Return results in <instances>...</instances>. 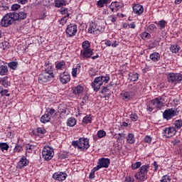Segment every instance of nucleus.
Segmentation results:
<instances>
[{"label":"nucleus","mask_w":182,"mask_h":182,"mask_svg":"<svg viewBox=\"0 0 182 182\" xmlns=\"http://www.w3.org/2000/svg\"><path fill=\"white\" fill-rule=\"evenodd\" d=\"M147 175H145L144 173L138 171L136 174H135V178H136L137 180H139V181H144V180H146V177Z\"/></svg>","instance_id":"22"},{"label":"nucleus","mask_w":182,"mask_h":182,"mask_svg":"<svg viewBox=\"0 0 182 182\" xmlns=\"http://www.w3.org/2000/svg\"><path fill=\"white\" fill-rule=\"evenodd\" d=\"M70 15V14H67L66 16H65L64 17L60 18V25H65V23H66V22H68V19H69Z\"/></svg>","instance_id":"38"},{"label":"nucleus","mask_w":182,"mask_h":182,"mask_svg":"<svg viewBox=\"0 0 182 182\" xmlns=\"http://www.w3.org/2000/svg\"><path fill=\"white\" fill-rule=\"evenodd\" d=\"M118 136V140H123L124 139V134L123 133H119Z\"/></svg>","instance_id":"64"},{"label":"nucleus","mask_w":182,"mask_h":182,"mask_svg":"<svg viewBox=\"0 0 182 182\" xmlns=\"http://www.w3.org/2000/svg\"><path fill=\"white\" fill-rule=\"evenodd\" d=\"M141 36L144 41H146V39H149L151 35L149 33L144 32L141 34Z\"/></svg>","instance_id":"48"},{"label":"nucleus","mask_w":182,"mask_h":182,"mask_svg":"<svg viewBox=\"0 0 182 182\" xmlns=\"http://www.w3.org/2000/svg\"><path fill=\"white\" fill-rule=\"evenodd\" d=\"M53 156H55V152L53 151V149L50 148V146H47L43 148L42 158L46 161L52 160V159H53Z\"/></svg>","instance_id":"4"},{"label":"nucleus","mask_w":182,"mask_h":182,"mask_svg":"<svg viewBox=\"0 0 182 182\" xmlns=\"http://www.w3.org/2000/svg\"><path fill=\"white\" fill-rule=\"evenodd\" d=\"M68 8H65V7H62L60 10L59 12L60 13L61 15H68V14H69L68 12Z\"/></svg>","instance_id":"50"},{"label":"nucleus","mask_w":182,"mask_h":182,"mask_svg":"<svg viewBox=\"0 0 182 182\" xmlns=\"http://www.w3.org/2000/svg\"><path fill=\"white\" fill-rule=\"evenodd\" d=\"M149 59H151V60H152V62H155V63L159 62L161 59L160 53H159L157 52L152 53L149 55Z\"/></svg>","instance_id":"21"},{"label":"nucleus","mask_w":182,"mask_h":182,"mask_svg":"<svg viewBox=\"0 0 182 182\" xmlns=\"http://www.w3.org/2000/svg\"><path fill=\"white\" fill-rule=\"evenodd\" d=\"M0 149L1 151H8L9 149V145L5 142L0 143Z\"/></svg>","instance_id":"35"},{"label":"nucleus","mask_w":182,"mask_h":182,"mask_svg":"<svg viewBox=\"0 0 182 182\" xmlns=\"http://www.w3.org/2000/svg\"><path fill=\"white\" fill-rule=\"evenodd\" d=\"M47 110H48L47 114H50V116L55 114V112H56L53 108H48Z\"/></svg>","instance_id":"56"},{"label":"nucleus","mask_w":182,"mask_h":182,"mask_svg":"<svg viewBox=\"0 0 182 182\" xmlns=\"http://www.w3.org/2000/svg\"><path fill=\"white\" fill-rule=\"evenodd\" d=\"M97 136L98 139H102V137H106V132H105V130H99L97 132Z\"/></svg>","instance_id":"40"},{"label":"nucleus","mask_w":182,"mask_h":182,"mask_svg":"<svg viewBox=\"0 0 182 182\" xmlns=\"http://www.w3.org/2000/svg\"><path fill=\"white\" fill-rule=\"evenodd\" d=\"M53 77H55V75H53V74L43 73L38 75V83H41V85L48 83V82H50Z\"/></svg>","instance_id":"8"},{"label":"nucleus","mask_w":182,"mask_h":182,"mask_svg":"<svg viewBox=\"0 0 182 182\" xmlns=\"http://www.w3.org/2000/svg\"><path fill=\"white\" fill-rule=\"evenodd\" d=\"M170 181H171V178H170V176L167 175L162 176L161 179V182H170Z\"/></svg>","instance_id":"47"},{"label":"nucleus","mask_w":182,"mask_h":182,"mask_svg":"<svg viewBox=\"0 0 182 182\" xmlns=\"http://www.w3.org/2000/svg\"><path fill=\"white\" fill-rule=\"evenodd\" d=\"M66 177H68V174L65 172H55L53 175V178L56 181H65Z\"/></svg>","instance_id":"13"},{"label":"nucleus","mask_w":182,"mask_h":182,"mask_svg":"<svg viewBox=\"0 0 182 182\" xmlns=\"http://www.w3.org/2000/svg\"><path fill=\"white\" fill-rule=\"evenodd\" d=\"M130 119L132 122H137L139 117L136 114H131Z\"/></svg>","instance_id":"53"},{"label":"nucleus","mask_w":182,"mask_h":182,"mask_svg":"<svg viewBox=\"0 0 182 182\" xmlns=\"http://www.w3.org/2000/svg\"><path fill=\"white\" fill-rule=\"evenodd\" d=\"M72 146L75 149L77 148L80 151H87V149L90 147L87 138H80L77 141H73Z\"/></svg>","instance_id":"2"},{"label":"nucleus","mask_w":182,"mask_h":182,"mask_svg":"<svg viewBox=\"0 0 182 182\" xmlns=\"http://www.w3.org/2000/svg\"><path fill=\"white\" fill-rule=\"evenodd\" d=\"M28 164H29V161L26 159V156H22L17 164V168L21 170L23 167H26Z\"/></svg>","instance_id":"14"},{"label":"nucleus","mask_w":182,"mask_h":182,"mask_svg":"<svg viewBox=\"0 0 182 182\" xmlns=\"http://www.w3.org/2000/svg\"><path fill=\"white\" fill-rule=\"evenodd\" d=\"M15 21H16L15 18V15L14 14V12H11L4 16L0 23L4 28H8V26H11V25H12Z\"/></svg>","instance_id":"3"},{"label":"nucleus","mask_w":182,"mask_h":182,"mask_svg":"<svg viewBox=\"0 0 182 182\" xmlns=\"http://www.w3.org/2000/svg\"><path fill=\"white\" fill-rule=\"evenodd\" d=\"M156 29H157V28L154 24H150L146 28V30L149 32V33H154V32L156 31Z\"/></svg>","instance_id":"36"},{"label":"nucleus","mask_w":182,"mask_h":182,"mask_svg":"<svg viewBox=\"0 0 182 182\" xmlns=\"http://www.w3.org/2000/svg\"><path fill=\"white\" fill-rule=\"evenodd\" d=\"M60 80L63 85H66L68 82H70V75L68 73L64 72L60 75Z\"/></svg>","instance_id":"15"},{"label":"nucleus","mask_w":182,"mask_h":182,"mask_svg":"<svg viewBox=\"0 0 182 182\" xmlns=\"http://www.w3.org/2000/svg\"><path fill=\"white\" fill-rule=\"evenodd\" d=\"M44 73H50V75L55 76L53 70H52V64L49 63V62L46 65Z\"/></svg>","instance_id":"26"},{"label":"nucleus","mask_w":182,"mask_h":182,"mask_svg":"<svg viewBox=\"0 0 182 182\" xmlns=\"http://www.w3.org/2000/svg\"><path fill=\"white\" fill-rule=\"evenodd\" d=\"M107 92H109V88H107V87H103L100 93H107Z\"/></svg>","instance_id":"63"},{"label":"nucleus","mask_w":182,"mask_h":182,"mask_svg":"<svg viewBox=\"0 0 182 182\" xmlns=\"http://www.w3.org/2000/svg\"><path fill=\"white\" fill-rule=\"evenodd\" d=\"M156 24L159 29H164V28H166V25H167V21L161 20Z\"/></svg>","instance_id":"33"},{"label":"nucleus","mask_w":182,"mask_h":182,"mask_svg":"<svg viewBox=\"0 0 182 182\" xmlns=\"http://www.w3.org/2000/svg\"><path fill=\"white\" fill-rule=\"evenodd\" d=\"M162 107H164V100L161 97H158L150 101L149 104L147 105L146 110H148V112H153L154 109L161 110Z\"/></svg>","instance_id":"1"},{"label":"nucleus","mask_w":182,"mask_h":182,"mask_svg":"<svg viewBox=\"0 0 182 182\" xmlns=\"http://www.w3.org/2000/svg\"><path fill=\"white\" fill-rule=\"evenodd\" d=\"M40 120L41 123H48V122H50V116L49 114H45L41 117Z\"/></svg>","instance_id":"29"},{"label":"nucleus","mask_w":182,"mask_h":182,"mask_svg":"<svg viewBox=\"0 0 182 182\" xmlns=\"http://www.w3.org/2000/svg\"><path fill=\"white\" fill-rule=\"evenodd\" d=\"M109 166H110V159L109 158H101L98 161V164L96 166L98 168V170L100 168H108Z\"/></svg>","instance_id":"12"},{"label":"nucleus","mask_w":182,"mask_h":182,"mask_svg":"<svg viewBox=\"0 0 182 182\" xmlns=\"http://www.w3.org/2000/svg\"><path fill=\"white\" fill-rule=\"evenodd\" d=\"M83 87L80 85H77V87L73 89L74 95H80L81 93H83Z\"/></svg>","instance_id":"28"},{"label":"nucleus","mask_w":182,"mask_h":182,"mask_svg":"<svg viewBox=\"0 0 182 182\" xmlns=\"http://www.w3.org/2000/svg\"><path fill=\"white\" fill-rule=\"evenodd\" d=\"M82 123H85V124H89V123H92V115H87L82 119Z\"/></svg>","instance_id":"37"},{"label":"nucleus","mask_w":182,"mask_h":182,"mask_svg":"<svg viewBox=\"0 0 182 182\" xmlns=\"http://www.w3.org/2000/svg\"><path fill=\"white\" fill-rule=\"evenodd\" d=\"M9 68H10V69H13V70H15V69L18 68V63L15 61L9 63Z\"/></svg>","instance_id":"41"},{"label":"nucleus","mask_w":182,"mask_h":182,"mask_svg":"<svg viewBox=\"0 0 182 182\" xmlns=\"http://www.w3.org/2000/svg\"><path fill=\"white\" fill-rule=\"evenodd\" d=\"M65 33L70 38L75 36L77 33V26L75 23L69 24L65 29Z\"/></svg>","instance_id":"9"},{"label":"nucleus","mask_w":182,"mask_h":182,"mask_svg":"<svg viewBox=\"0 0 182 182\" xmlns=\"http://www.w3.org/2000/svg\"><path fill=\"white\" fill-rule=\"evenodd\" d=\"M55 8H62V6H66V0H55Z\"/></svg>","instance_id":"24"},{"label":"nucleus","mask_w":182,"mask_h":182,"mask_svg":"<svg viewBox=\"0 0 182 182\" xmlns=\"http://www.w3.org/2000/svg\"><path fill=\"white\" fill-rule=\"evenodd\" d=\"M170 50L172 53H178V50H180V47L177 45H171L170 47Z\"/></svg>","instance_id":"34"},{"label":"nucleus","mask_w":182,"mask_h":182,"mask_svg":"<svg viewBox=\"0 0 182 182\" xmlns=\"http://www.w3.org/2000/svg\"><path fill=\"white\" fill-rule=\"evenodd\" d=\"M102 31H104L103 28L97 26L95 23H92L88 28V33L93 35H99Z\"/></svg>","instance_id":"10"},{"label":"nucleus","mask_w":182,"mask_h":182,"mask_svg":"<svg viewBox=\"0 0 182 182\" xmlns=\"http://www.w3.org/2000/svg\"><path fill=\"white\" fill-rule=\"evenodd\" d=\"M0 82L1 83L4 87H8L11 86V82L8 81V77H4L0 80Z\"/></svg>","instance_id":"27"},{"label":"nucleus","mask_w":182,"mask_h":182,"mask_svg":"<svg viewBox=\"0 0 182 182\" xmlns=\"http://www.w3.org/2000/svg\"><path fill=\"white\" fill-rule=\"evenodd\" d=\"M66 65V63L65 61H60L55 65L56 69H62L63 66Z\"/></svg>","instance_id":"46"},{"label":"nucleus","mask_w":182,"mask_h":182,"mask_svg":"<svg viewBox=\"0 0 182 182\" xmlns=\"http://www.w3.org/2000/svg\"><path fill=\"white\" fill-rule=\"evenodd\" d=\"M108 21L113 22H116V16H108Z\"/></svg>","instance_id":"62"},{"label":"nucleus","mask_w":182,"mask_h":182,"mask_svg":"<svg viewBox=\"0 0 182 182\" xmlns=\"http://www.w3.org/2000/svg\"><path fill=\"white\" fill-rule=\"evenodd\" d=\"M144 141L145 143H148L149 144H150V143H151V138L150 137V136H146L144 138Z\"/></svg>","instance_id":"59"},{"label":"nucleus","mask_w":182,"mask_h":182,"mask_svg":"<svg viewBox=\"0 0 182 182\" xmlns=\"http://www.w3.org/2000/svg\"><path fill=\"white\" fill-rule=\"evenodd\" d=\"M107 0H100L97 1V5L98 8H103V6H105V4H107Z\"/></svg>","instance_id":"43"},{"label":"nucleus","mask_w":182,"mask_h":182,"mask_svg":"<svg viewBox=\"0 0 182 182\" xmlns=\"http://www.w3.org/2000/svg\"><path fill=\"white\" fill-rule=\"evenodd\" d=\"M174 126H175V127H176V129H181V127H182V120L181 119H178V120L175 121Z\"/></svg>","instance_id":"45"},{"label":"nucleus","mask_w":182,"mask_h":182,"mask_svg":"<svg viewBox=\"0 0 182 182\" xmlns=\"http://www.w3.org/2000/svg\"><path fill=\"white\" fill-rule=\"evenodd\" d=\"M165 134H166V137H173L177 133V130L176 129L175 127H169V128H165L164 130Z\"/></svg>","instance_id":"16"},{"label":"nucleus","mask_w":182,"mask_h":182,"mask_svg":"<svg viewBox=\"0 0 182 182\" xmlns=\"http://www.w3.org/2000/svg\"><path fill=\"white\" fill-rule=\"evenodd\" d=\"M149 167L150 166L149 165H144L139 168V172L142 173V174H145V176H147Z\"/></svg>","instance_id":"32"},{"label":"nucleus","mask_w":182,"mask_h":182,"mask_svg":"<svg viewBox=\"0 0 182 182\" xmlns=\"http://www.w3.org/2000/svg\"><path fill=\"white\" fill-rule=\"evenodd\" d=\"M93 55V50L91 48H88L86 50H82L80 52V58L81 59H90L91 58L93 60L97 59L99 58V55L96 54V55Z\"/></svg>","instance_id":"5"},{"label":"nucleus","mask_w":182,"mask_h":182,"mask_svg":"<svg viewBox=\"0 0 182 182\" xmlns=\"http://www.w3.org/2000/svg\"><path fill=\"white\" fill-rule=\"evenodd\" d=\"M129 80L132 82H137L139 80V74L136 73H129Z\"/></svg>","instance_id":"30"},{"label":"nucleus","mask_w":182,"mask_h":182,"mask_svg":"<svg viewBox=\"0 0 182 182\" xmlns=\"http://www.w3.org/2000/svg\"><path fill=\"white\" fill-rule=\"evenodd\" d=\"M169 83H180L182 80L181 73H169L167 76Z\"/></svg>","instance_id":"6"},{"label":"nucleus","mask_w":182,"mask_h":182,"mask_svg":"<svg viewBox=\"0 0 182 182\" xmlns=\"http://www.w3.org/2000/svg\"><path fill=\"white\" fill-rule=\"evenodd\" d=\"M127 141L129 144H134V134H129L128 136H127Z\"/></svg>","instance_id":"31"},{"label":"nucleus","mask_w":182,"mask_h":182,"mask_svg":"<svg viewBox=\"0 0 182 182\" xmlns=\"http://www.w3.org/2000/svg\"><path fill=\"white\" fill-rule=\"evenodd\" d=\"M177 115V110H174L173 108L166 109L163 112V117L164 119H166V120H170L171 119H173V117Z\"/></svg>","instance_id":"11"},{"label":"nucleus","mask_w":182,"mask_h":182,"mask_svg":"<svg viewBox=\"0 0 182 182\" xmlns=\"http://www.w3.org/2000/svg\"><path fill=\"white\" fill-rule=\"evenodd\" d=\"M133 96H134V92L133 91L125 92L122 94V100L125 102H129V100L133 99Z\"/></svg>","instance_id":"17"},{"label":"nucleus","mask_w":182,"mask_h":182,"mask_svg":"<svg viewBox=\"0 0 182 182\" xmlns=\"http://www.w3.org/2000/svg\"><path fill=\"white\" fill-rule=\"evenodd\" d=\"M16 21L26 19L27 14L25 12L21 11L19 13L13 12Z\"/></svg>","instance_id":"20"},{"label":"nucleus","mask_w":182,"mask_h":182,"mask_svg":"<svg viewBox=\"0 0 182 182\" xmlns=\"http://www.w3.org/2000/svg\"><path fill=\"white\" fill-rule=\"evenodd\" d=\"M122 6V3L119 1H113L109 6V9H111L112 12H117L119 9Z\"/></svg>","instance_id":"18"},{"label":"nucleus","mask_w":182,"mask_h":182,"mask_svg":"<svg viewBox=\"0 0 182 182\" xmlns=\"http://www.w3.org/2000/svg\"><path fill=\"white\" fill-rule=\"evenodd\" d=\"M72 75L73 77L77 76V68H73Z\"/></svg>","instance_id":"61"},{"label":"nucleus","mask_w":182,"mask_h":182,"mask_svg":"<svg viewBox=\"0 0 182 182\" xmlns=\"http://www.w3.org/2000/svg\"><path fill=\"white\" fill-rule=\"evenodd\" d=\"M103 85V76L96 77L94 81L91 83V86L94 92H99L100 87Z\"/></svg>","instance_id":"7"},{"label":"nucleus","mask_w":182,"mask_h":182,"mask_svg":"<svg viewBox=\"0 0 182 182\" xmlns=\"http://www.w3.org/2000/svg\"><path fill=\"white\" fill-rule=\"evenodd\" d=\"M23 150V148L21 145L16 144L14 149V153H21Z\"/></svg>","instance_id":"39"},{"label":"nucleus","mask_w":182,"mask_h":182,"mask_svg":"<svg viewBox=\"0 0 182 182\" xmlns=\"http://www.w3.org/2000/svg\"><path fill=\"white\" fill-rule=\"evenodd\" d=\"M25 149H26V151L30 150L31 151H32V150H33L35 149V146H33V145H27V146H26Z\"/></svg>","instance_id":"60"},{"label":"nucleus","mask_w":182,"mask_h":182,"mask_svg":"<svg viewBox=\"0 0 182 182\" xmlns=\"http://www.w3.org/2000/svg\"><path fill=\"white\" fill-rule=\"evenodd\" d=\"M141 166V162L138 161L132 165V170H136L139 168V167H140Z\"/></svg>","instance_id":"49"},{"label":"nucleus","mask_w":182,"mask_h":182,"mask_svg":"<svg viewBox=\"0 0 182 182\" xmlns=\"http://www.w3.org/2000/svg\"><path fill=\"white\" fill-rule=\"evenodd\" d=\"M37 133L38 134H45V133H46V129L43 127H38L37 128Z\"/></svg>","instance_id":"52"},{"label":"nucleus","mask_w":182,"mask_h":182,"mask_svg":"<svg viewBox=\"0 0 182 182\" xmlns=\"http://www.w3.org/2000/svg\"><path fill=\"white\" fill-rule=\"evenodd\" d=\"M9 92L8 90H3L2 88L0 90V94L1 96H7V97H9L10 95L8 93Z\"/></svg>","instance_id":"51"},{"label":"nucleus","mask_w":182,"mask_h":182,"mask_svg":"<svg viewBox=\"0 0 182 182\" xmlns=\"http://www.w3.org/2000/svg\"><path fill=\"white\" fill-rule=\"evenodd\" d=\"M132 8L134 14H136V15H141V14L144 12V9L143 8V6L139 4H135Z\"/></svg>","instance_id":"19"},{"label":"nucleus","mask_w":182,"mask_h":182,"mask_svg":"<svg viewBox=\"0 0 182 182\" xmlns=\"http://www.w3.org/2000/svg\"><path fill=\"white\" fill-rule=\"evenodd\" d=\"M21 8V5L18 4H13L11 6V11H18Z\"/></svg>","instance_id":"54"},{"label":"nucleus","mask_w":182,"mask_h":182,"mask_svg":"<svg viewBox=\"0 0 182 182\" xmlns=\"http://www.w3.org/2000/svg\"><path fill=\"white\" fill-rule=\"evenodd\" d=\"M124 182H134V178L132 176H127L125 178Z\"/></svg>","instance_id":"57"},{"label":"nucleus","mask_w":182,"mask_h":182,"mask_svg":"<svg viewBox=\"0 0 182 182\" xmlns=\"http://www.w3.org/2000/svg\"><path fill=\"white\" fill-rule=\"evenodd\" d=\"M109 80H110V77L109 75L103 76L102 85H103V83H108Z\"/></svg>","instance_id":"55"},{"label":"nucleus","mask_w":182,"mask_h":182,"mask_svg":"<svg viewBox=\"0 0 182 182\" xmlns=\"http://www.w3.org/2000/svg\"><path fill=\"white\" fill-rule=\"evenodd\" d=\"M9 70H8V66L7 65H0V75L1 76H5V75H8L9 73Z\"/></svg>","instance_id":"23"},{"label":"nucleus","mask_w":182,"mask_h":182,"mask_svg":"<svg viewBox=\"0 0 182 182\" xmlns=\"http://www.w3.org/2000/svg\"><path fill=\"white\" fill-rule=\"evenodd\" d=\"M76 122L75 117H70L67 120V126L69 127H75V126H76Z\"/></svg>","instance_id":"25"},{"label":"nucleus","mask_w":182,"mask_h":182,"mask_svg":"<svg viewBox=\"0 0 182 182\" xmlns=\"http://www.w3.org/2000/svg\"><path fill=\"white\" fill-rule=\"evenodd\" d=\"M2 45H3L4 50H5V49H9V43H8L6 41H4V42L2 43Z\"/></svg>","instance_id":"58"},{"label":"nucleus","mask_w":182,"mask_h":182,"mask_svg":"<svg viewBox=\"0 0 182 182\" xmlns=\"http://www.w3.org/2000/svg\"><path fill=\"white\" fill-rule=\"evenodd\" d=\"M82 46L83 50L90 49L89 48H90V42H89V41H85L82 42Z\"/></svg>","instance_id":"44"},{"label":"nucleus","mask_w":182,"mask_h":182,"mask_svg":"<svg viewBox=\"0 0 182 182\" xmlns=\"http://www.w3.org/2000/svg\"><path fill=\"white\" fill-rule=\"evenodd\" d=\"M99 170V168L94 167L89 175V178H95V173Z\"/></svg>","instance_id":"42"}]
</instances>
